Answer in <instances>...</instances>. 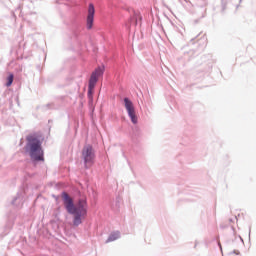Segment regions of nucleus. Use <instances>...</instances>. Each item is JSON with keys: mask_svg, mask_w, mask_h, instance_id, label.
I'll return each instance as SVG.
<instances>
[{"mask_svg": "<svg viewBox=\"0 0 256 256\" xmlns=\"http://www.w3.org/2000/svg\"><path fill=\"white\" fill-rule=\"evenodd\" d=\"M27 148L29 149L30 157L34 161H43V149L41 148V141L36 137H28Z\"/></svg>", "mask_w": 256, "mask_h": 256, "instance_id": "f03ea898", "label": "nucleus"}, {"mask_svg": "<svg viewBox=\"0 0 256 256\" xmlns=\"http://www.w3.org/2000/svg\"><path fill=\"white\" fill-rule=\"evenodd\" d=\"M95 19V6L89 4L87 16V29H93V21Z\"/></svg>", "mask_w": 256, "mask_h": 256, "instance_id": "423d86ee", "label": "nucleus"}, {"mask_svg": "<svg viewBox=\"0 0 256 256\" xmlns=\"http://www.w3.org/2000/svg\"><path fill=\"white\" fill-rule=\"evenodd\" d=\"M121 237V233L119 232H113L112 234H110V236L108 237L107 243H111V241H117V239H119Z\"/></svg>", "mask_w": 256, "mask_h": 256, "instance_id": "0eeeda50", "label": "nucleus"}, {"mask_svg": "<svg viewBox=\"0 0 256 256\" xmlns=\"http://www.w3.org/2000/svg\"><path fill=\"white\" fill-rule=\"evenodd\" d=\"M82 159L86 167L93 165V162L95 161V150H93V146L87 144L83 147Z\"/></svg>", "mask_w": 256, "mask_h": 256, "instance_id": "20e7f679", "label": "nucleus"}, {"mask_svg": "<svg viewBox=\"0 0 256 256\" xmlns=\"http://www.w3.org/2000/svg\"><path fill=\"white\" fill-rule=\"evenodd\" d=\"M105 73V67H98L94 72H92L89 84H88V98L90 101H93V91L95 90V85H97V81H99V77L103 76Z\"/></svg>", "mask_w": 256, "mask_h": 256, "instance_id": "7ed1b4c3", "label": "nucleus"}, {"mask_svg": "<svg viewBox=\"0 0 256 256\" xmlns=\"http://www.w3.org/2000/svg\"><path fill=\"white\" fill-rule=\"evenodd\" d=\"M13 79H14L13 74H9V76L7 77L6 87H11V85H13Z\"/></svg>", "mask_w": 256, "mask_h": 256, "instance_id": "6e6552de", "label": "nucleus"}, {"mask_svg": "<svg viewBox=\"0 0 256 256\" xmlns=\"http://www.w3.org/2000/svg\"><path fill=\"white\" fill-rule=\"evenodd\" d=\"M124 107L131 119V122L134 125H137V114L135 113V106H133V102L131 100H129V98H124Z\"/></svg>", "mask_w": 256, "mask_h": 256, "instance_id": "39448f33", "label": "nucleus"}, {"mask_svg": "<svg viewBox=\"0 0 256 256\" xmlns=\"http://www.w3.org/2000/svg\"><path fill=\"white\" fill-rule=\"evenodd\" d=\"M63 199L66 211H68L70 215H74V225H81L82 219H85V215H87V201L79 200L78 205L75 206L73 199H71L67 193L63 194Z\"/></svg>", "mask_w": 256, "mask_h": 256, "instance_id": "f257e3e1", "label": "nucleus"}]
</instances>
